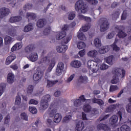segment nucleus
Returning a JSON list of instances; mask_svg holds the SVG:
<instances>
[{
  "label": "nucleus",
  "mask_w": 131,
  "mask_h": 131,
  "mask_svg": "<svg viewBox=\"0 0 131 131\" xmlns=\"http://www.w3.org/2000/svg\"><path fill=\"white\" fill-rule=\"evenodd\" d=\"M38 64H45V65H49L47 70L46 72V74H48L49 72H51L53 70V68L55 67L56 65V59L55 58H52L49 56H45L40 59L38 62Z\"/></svg>",
  "instance_id": "obj_1"
},
{
  "label": "nucleus",
  "mask_w": 131,
  "mask_h": 131,
  "mask_svg": "<svg viewBox=\"0 0 131 131\" xmlns=\"http://www.w3.org/2000/svg\"><path fill=\"white\" fill-rule=\"evenodd\" d=\"M75 10L82 14H85L89 11V7L83 1L78 0L75 4Z\"/></svg>",
  "instance_id": "obj_2"
},
{
  "label": "nucleus",
  "mask_w": 131,
  "mask_h": 131,
  "mask_svg": "<svg viewBox=\"0 0 131 131\" xmlns=\"http://www.w3.org/2000/svg\"><path fill=\"white\" fill-rule=\"evenodd\" d=\"M125 75V71L119 69H116L114 71V75L112 83L116 84L119 81V78H123Z\"/></svg>",
  "instance_id": "obj_3"
},
{
  "label": "nucleus",
  "mask_w": 131,
  "mask_h": 131,
  "mask_svg": "<svg viewBox=\"0 0 131 131\" xmlns=\"http://www.w3.org/2000/svg\"><path fill=\"white\" fill-rule=\"evenodd\" d=\"M51 102V95L48 94L43 96L41 100L40 109L41 110H46L49 107V103Z\"/></svg>",
  "instance_id": "obj_4"
},
{
  "label": "nucleus",
  "mask_w": 131,
  "mask_h": 131,
  "mask_svg": "<svg viewBox=\"0 0 131 131\" xmlns=\"http://www.w3.org/2000/svg\"><path fill=\"white\" fill-rule=\"evenodd\" d=\"M95 62L92 60H89L88 61V67L90 70L89 73L92 75L93 73H96L99 71V66L96 64L95 66Z\"/></svg>",
  "instance_id": "obj_5"
},
{
  "label": "nucleus",
  "mask_w": 131,
  "mask_h": 131,
  "mask_svg": "<svg viewBox=\"0 0 131 131\" xmlns=\"http://www.w3.org/2000/svg\"><path fill=\"white\" fill-rule=\"evenodd\" d=\"M110 27V24L108 22V20L106 18L101 19V22L100 24V30L101 32H105L107 31Z\"/></svg>",
  "instance_id": "obj_6"
},
{
  "label": "nucleus",
  "mask_w": 131,
  "mask_h": 131,
  "mask_svg": "<svg viewBox=\"0 0 131 131\" xmlns=\"http://www.w3.org/2000/svg\"><path fill=\"white\" fill-rule=\"evenodd\" d=\"M83 110L86 113H89V112H91L93 116L96 115L97 114H99V111L97 108H94L92 110V106L90 105V104H85L83 107Z\"/></svg>",
  "instance_id": "obj_7"
},
{
  "label": "nucleus",
  "mask_w": 131,
  "mask_h": 131,
  "mask_svg": "<svg viewBox=\"0 0 131 131\" xmlns=\"http://www.w3.org/2000/svg\"><path fill=\"white\" fill-rule=\"evenodd\" d=\"M17 30H18V27H12L7 30L6 32L8 35H9V36L15 37V36H17V35H18Z\"/></svg>",
  "instance_id": "obj_8"
},
{
  "label": "nucleus",
  "mask_w": 131,
  "mask_h": 131,
  "mask_svg": "<svg viewBox=\"0 0 131 131\" xmlns=\"http://www.w3.org/2000/svg\"><path fill=\"white\" fill-rule=\"evenodd\" d=\"M58 108L55 105V103H52L50 108L48 109V114L50 116H55V114H56L58 111Z\"/></svg>",
  "instance_id": "obj_9"
},
{
  "label": "nucleus",
  "mask_w": 131,
  "mask_h": 131,
  "mask_svg": "<svg viewBox=\"0 0 131 131\" xmlns=\"http://www.w3.org/2000/svg\"><path fill=\"white\" fill-rule=\"evenodd\" d=\"M124 28L122 26H117L116 27V29L119 30L118 36H119L120 38H124V37L127 35L125 32L122 31V30H123Z\"/></svg>",
  "instance_id": "obj_10"
},
{
  "label": "nucleus",
  "mask_w": 131,
  "mask_h": 131,
  "mask_svg": "<svg viewBox=\"0 0 131 131\" xmlns=\"http://www.w3.org/2000/svg\"><path fill=\"white\" fill-rule=\"evenodd\" d=\"M86 100L84 98V95H81L79 99H76L74 101V106L75 107H79L82 105V102H85Z\"/></svg>",
  "instance_id": "obj_11"
},
{
  "label": "nucleus",
  "mask_w": 131,
  "mask_h": 131,
  "mask_svg": "<svg viewBox=\"0 0 131 131\" xmlns=\"http://www.w3.org/2000/svg\"><path fill=\"white\" fill-rule=\"evenodd\" d=\"M64 63L62 62H59L58 64L57 67L56 68V74L57 75H61L62 74V73L63 72V71L64 70Z\"/></svg>",
  "instance_id": "obj_12"
},
{
  "label": "nucleus",
  "mask_w": 131,
  "mask_h": 131,
  "mask_svg": "<svg viewBox=\"0 0 131 131\" xmlns=\"http://www.w3.org/2000/svg\"><path fill=\"white\" fill-rule=\"evenodd\" d=\"M10 13V10L7 8H2L0 9V19H4Z\"/></svg>",
  "instance_id": "obj_13"
},
{
  "label": "nucleus",
  "mask_w": 131,
  "mask_h": 131,
  "mask_svg": "<svg viewBox=\"0 0 131 131\" xmlns=\"http://www.w3.org/2000/svg\"><path fill=\"white\" fill-rule=\"evenodd\" d=\"M43 74H45V70L40 71L37 73L34 74L33 75L34 80H35V81H38V80L41 79Z\"/></svg>",
  "instance_id": "obj_14"
},
{
  "label": "nucleus",
  "mask_w": 131,
  "mask_h": 131,
  "mask_svg": "<svg viewBox=\"0 0 131 131\" xmlns=\"http://www.w3.org/2000/svg\"><path fill=\"white\" fill-rule=\"evenodd\" d=\"M67 50H68V46L63 45L58 46L56 47V50L58 53H60L61 54H64Z\"/></svg>",
  "instance_id": "obj_15"
},
{
  "label": "nucleus",
  "mask_w": 131,
  "mask_h": 131,
  "mask_svg": "<svg viewBox=\"0 0 131 131\" xmlns=\"http://www.w3.org/2000/svg\"><path fill=\"white\" fill-rule=\"evenodd\" d=\"M62 115L60 113H56L54 116L53 121L55 123H59L62 120Z\"/></svg>",
  "instance_id": "obj_16"
},
{
  "label": "nucleus",
  "mask_w": 131,
  "mask_h": 131,
  "mask_svg": "<svg viewBox=\"0 0 131 131\" xmlns=\"http://www.w3.org/2000/svg\"><path fill=\"white\" fill-rule=\"evenodd\" d=\"M29 60L31 62H35L38 60V55L35 52H32L29 55Z\"/></svg>",
  "instance_id": "obj_17"
},
{
  "label": "nucleus",
  "mask_w": 131,
  "mask_h": 131,
  "mask_svg": "<svg viewBox=\"0 0 131 131\" xmlns=\"http://www.w3.org/2000/svg\"><path fill=\"white\" fill-rule=\"evenodd\" d=\"M84 128V123L82 121H79L76 126L75 131H82Z\"/></svg>",
  "instance_id": "obj_18"
},
{
  "label": "nucleus",
  "mask_w": 131,
  "mask_h": 131,
  "mask_svg": "<svg viewBox=\"0 0 131 131\" xmlns=\"http://www.w3.org/2000/svg\"><path fill=\"white\" fill-rule=\"evenodd\" d=\"M97 128L98 130H102V129L104 131L110 130V128L105 124H99L97 126Z\"/></svg>",
  "instance_id": "obj_19"
},
{
  "label": "nucleus",
  "mask_w": 131,
  "mask_h": 131,
  "mask_svg": "<svg viewBox=\"0 0 131 131\" xmlns=\"http://www.w3.org/2000/svg\"><path fill=\"white\" fill-rule=\"evenodd\" d=\"M46 24H47L46 19H40L37 21L36 26L38 28H42V27H45Z\"/></svg>",
  "instance_id": "obj_20"
},
{
  "label": "nucleus",
  "mask_w": 131,
  "mask_h": 131,
  "mask_svg": "<svg viewBox=\"0 0 131 131\" xmlns=\"http://www.w3.org/2000/svg\"><path fill=\"white\" fill-rule=\"evenodd\" d=\"M16 59V55L12 54L8 56L6 60L5 64L6 65H10V64Z\"/></svg>",
  "instance_id": "obj_21"
},
{
  "label": "nucleus",
  "mask_w": 131,
  "mask_h": 131,
  "mask_svg": "<svg viewBox=\"0 0 131 131\" xmlns=\"http://www.w3.org/2000/svg\"><path fill=\"white\" fill-rule=\"evenodd\" d=\"M71 38H72V36H71V35L66 36L65 37H64L61 40V45L66 46V45H67V43H68V42L71 40Z\"/></svg>",
  "instance_id": "obj_22"
},
{
  "label": "nucleus",
  "mask_w": 131,
  "mask_h": 131,
  "mask_svg": "<svg viewBox=\"0 0 131 131\" xmlns=\"http://www.w3.org/2000/svg\"><path fill=\"white\" fill-rule=\"evenodd\" d=\"M15 80V75L12 73H9L7 76V82L8 83H13Z\"/></svg>",
  "instance_id": "obj_23"
},
{
  "label": "nucleus",
  "mask_w": 131,
  "mask_h": 131,
  "mask_svg": "<svg viewBox=\"0 0 131 131\" xmlns=\"http://www.w3.org/2000/svg\"><path fill=\"white\" fill-rule=\"evenodd\" d=\"M104 60L106 63L108 64L109 65H113L114 64V56H110L105 58H104Z\"/></svg>",
  "instance_id": "obj_24"
},
{
  "label": "nucleus",
  "mask_w": 131,
  "mask_h": 131,
  "mask_svg": "<svg viewBox=\"0 0 131 131\" xmlns=\"http://www.w3.org/2000/svg\"><path fill=\"white\" fill-rule=\"evenodd\" d=\"M92 101L94 104H98V105L100 106H103L104 104V101L102 100L101 99L96 98V97L92 98Z\"/></svg>",
  "instance_id": "obj_25"
},
{
  "label": "nucleus",
  "mask_w": 131,
  "mask_h": 131,
  "mask_svg": "<svg viewBox=\"0 0 131 131\" xmlns=\"http://www.w3.org/2000/svg\"><path fill=\"white\" fill-rule=\"evenodd\" d=\"M109 50H110V48H109V47L108 46H103L101 47L100 48H99V50H98V53H99V54H106V53H107Z\"/></svg>",
  "instance_id": "obj_26"
},
{
  "label": "nucleus",
  "mask_w": 131,
  "mask_h": 131,
  "mask_svg": "<svg viewBox=\"0 0 131 131\" xmlns=\"http://www.w3.org/2000/svg\"><path fill=\"white\" fill-rule=\"evenodd\" d=\"M66 32L65 31H62L60 32H58L56 35V39L60 40L66 36Z\"/></svg>",
  "instance_id": "obj_27"
},
{
  "label": "nucleus",
  "mask_w": 131,
  "mask_h": 131,
  "mask_svg": "<svg viewBox=\"0 0 131 131\" xmlns=\"http://www.w3.org/2000/svg\"><path fill=\"white\" fill-rule=\"evenodd\" d=\"M32 30H33V25H32V24H29L25 26L23 31L24 32L26 33L32 31Z\"/></svg>",
  "instance_id": "obj_28"
},
{
  "label": "nucleus",
  "mask_w": 131,
  "mask_h": 131,
  "mask_svg": "<svg viewBox=\"0 0 131 131\" xmlns=\"http://www.w3.org/2000/svg\"><path fill=\"white\" fill-rule=\"evenodd\" d=\"M118 121V117L116 115L113 116L110 119V123L112 125H114L116 124Z\"/></svg>",
  "instance_id": "obj_29"
},
{
  "label": "nucleus",
  "mask_w": 131,
  "mask_h": 131,
  "mask_svg": "<svg viewBox=\"0 0 131 131\" xmlns=\"http://www.w3.org/2000/svg\"><path fill=\"white\" fill-rule=\"evenodd\" d=\"M77 37L80 40H86V37L85 35L81 32V30H80L77 33Z\"/></svg>",
  "instance_id": "obj_30"
},
{
  "label": "nucleus",
  "mask_w": 131,
  "mask_h": 131,
  "mask_svg": "<svg viewBox=\"0 0 131 131\" xmlns=\"http://www.w3.org/2000/svg\"><path fill=\"white\" fill-rule=\"evenodd\" d=\"M21 48H22V43L17 42L12 47L11 52H15V51L20 50Z\"/></svg>",
  "instance_id": "obj_31"
},
{
  "label": "nucleus",
  "mask_w": 131,
  "mask_h": 131,
  "mask_svg": "<svg viewBox=\"0 0 131 131\" xmlns=\"http://www.w3.org/2000/svg\"><path fill=\"white\" fill-rule=\"evenodd\" d=\"M22 20V17L21 16H13L10 18V22L11 23H15V22H19Z\"/></svg>",
  "instance_id": "obj_32"
},
{
  "label": "nucleus",
  "mask_w": 131,
  "mask_h": 131,
  "mask_svg": "<svg viewBox=\"0 0 131 131\" xmlns=\"http://www.w3.org/2000/svg\"><path fill=\"white\" fill-rule=\"evenodd\" d=\"M98 55V51L96 50H91L88 53V56L90 58H95Z\"/></svg>",
  "instance_id": "obj_33"
},
{
  "label": "nucleus",
  "mask_w": 131,
  "mask_h": 131,
  "mask_svg": "<svg viewBox=\"0 0 131 131\" xmlns=\"http://www.w3.org/2000/svg\"><path fill=\"white\" fill-rule=\"evenodd\" d=\"M71 65L72 67H74V68H79L81 66V62L78 60H75L71 62Z\"/></svg>",
  "instance_id": "obj_34"
},
{
  "label": "nucleus",
  "mask_w": 131,
  "mask_h": 131,
  "mask_svg": "<svg viewBox=\"0 0 131 131\" xmlns=\"http://www.w3.org/2000/svg\"><path fill=\"white\" fill-rule=\"evenodd\" d=\"M94 45L96 48H101L102 47L101 40L98 38H95L94 40Z\"/></svg>",
  "instance_id": "obj_35"
},
{
  "label": "nucleus",
  "mask_w": 131,
  "mask_h": 131,
  "mask_svg": "<svg viewBox=\"0 0 131 131\" xmlns=\"http://www.w3.org/2000/svg\"><path fill=\"white\" fill-rule=\"evenodd\" d=\"M5 44L7 46L13 42V38L10 36H6L4 39Z\"/></svg>",
  "instance_id": "obj_36"
},
{
  "label": "nucleus",
  "mask_w": 131,
  "mask_h": 131,
  "mask_svg": "<svg viewBox=\"0 0 131 131\" xmlns=\"http://www.w3.org/2000/svg\"><path fill=\"white\" fill-rule=\"evenodd\" d=\"M67 16L69 20H73V19L75 18V16H76L75 12L72 11V12H68L67 14Z\"/></svg>",
  "instance_id": "obj_37"
},
{
  "label": "nucleus",
  "mask_w": 131,
  "mask_h": 131,
  "mask_svg": "<svg viewBox=\"0 0 131 131\" xmlns=\"http://www.w3.org/2000/svg\"><path fill=\"white\" fill-rule=\"evenodd\" d=\"M20 118L21 120L28 121V115L25 112H23L20 115Z\"/></svg>",
  "instance_id": "obj_38"
},
{
  "label": "nucleus",
  "mask_w": 131,
  "mask_h": 131,
  "mask_svg": "<svg viewBox=\"0 0 131 131\" xmlns=\"http://www.w3.org/2000/svg\"><path fill=\"white\" fill-rule=\"evenodd\" d=\"M6 85L4 83L0 84V97H2L3 94L5 93V91H6Z\"/></svg>",
  "instance_id": "obj_39"
},
{
  "label": "nucleus",
  "mask_w": 131,
  "mask_h": 131,
  "mask_svg": "<svg viewBox=\"0 0 131 131\" xmlns=\"http://www.w3.org/2000/svg\"><path fill=\"white\" fill-rule=\"evenodd\" d=\"M58 83L57 80H54L53 81L48 80L47 81V88H52L53 85Z\"/></svg>",
  "instance_id": "obj_40"
},
{
  "label": "nucleus",
  "mask_w": 131,
  "mask_h": 131,
  "mask_svg": "<svg viewBox=\"0 0 131 131\" xmlns=\"http://www.w3.org/2000/svg\"><path fill=\"white\" fill-rule=\"evenodd\" d=\"M85 47H86L85 43L82 41H79L77 44V48L79 50H82V49L85 48Z\"/></svg>",
  "instance_id": "obj_41"
},
{
  "label": "nucleus",
  "mask_w": 131,
  "mask_h": 131,
  "mask_svg": "<svg viewBox=\"0 0 131 131\" xmlns=\"http://www.w3.org/2000/svg\"><path fill=\"white\" fill-rule=\"evenodd\" d=\"M121 131H130L131 128L127 124H124L120 127Z\"/></svg>",
  "instance_id": "obj_42"
},
{
  "label": "nucleus",
  "mask_w": 131,
  "mask_h": 131,
  "mask_svg": "<svg viewBox=\"0 0 131 131\" xmlns=\"http://www.w3.org/2000/svg\"><path fill=\"white\" fill-rule=\"evenodd\" d=\"M54 121H53L51 119H48L47 120V124L49 127H51V128L55 126V123H54Z\"/></svg>",
  "instance_id": "obj_43"
},
{
  "label": "nucleus",
  "mask_w": 131,
  "mask_h": 131,
  "mask_svg": "<svg viewBox=\"0 0 131 131\" xmlns=\"http://www.w3.org/2000/svg\"><path fill=\"white\" fill-rule=\"evenodd\" d=\"M117 106H118L117 104L111 105L107 107L106 111L107 112H112L113 111H114L115 109H116Z\"/></svg>",
  "instance_id": "obj_44"
},
{
  "label": "nucleus",
  "mask_w": 131,
  "mask_h": 131,
  "mask_svg": "<svg viewBox=\"0 0 131 131\" xmlns=\"http://www.w3.org/2000/svg\"><path fill=\"white\" fill-rule=\"evenodd\" d=\"M117 42H118V39L116 38L114 43L111 46L114 51H116V52H117V51H119V50H120V48H119V47H117V46L116 45Z\"/></svg>",
  "instance_id": "obj_45"
},
{
  "label": "nucleus",
  "mask_w": 131,
  "mask_h": 131,
  "mask_svg": "<svg viewBox=\"0 0 131 131\" xmlns=\"http://www.w3.org/2000/svg\"><path fill=\"white\" fill-rule=\"evenodd\" d=\"M90 28H91V25H85L82 27L81 29H80V30H81V32H82V31L83 32H86V31H88V30H89Z\"/></svg>",
  "instance_id": "obj_46"
},
{
  "label": "nucleus",
  "mask_w": 131,
  "mask_h": 131,
  "mask_svg": "<svg viewBox=\"0 0 131 131\" xmlns=\"http://www.w3.org/2000/svg\"><path fill=\"white\" fill-rule=\"evenodd\" d=\"M27 17L29 18V19H34L36 18V14L33 13L28 12L27 13Z\"/></svg>",
  "instance_id": "obj_47"
},
{
  "label": "nucleus",
  "mask_w": 131,
  "mask_h": 131,
  "mask_svg": "<svg viewBox=\"0 0 131 131\" xmlns=\"http://www.w3.org/2000/svg\"><path fill=\"white\" fill-rule=\"evenodd\" d=\"M51 29L52 28L50 27H46L43 32L44 35H49V34L51 33Z\"/></svg>",
  "instance_id": "obj_48"
},
{
  "label": "nucleus",
  "mask_w": 131,
  "mask_h": 131,
  "mask_svg": "<svg viewBox=\"0 0 131 131\" xmlns=\"http://www.w3.org/2000/svg\"><path fill=\"white\" fill-rule=\"evenodd\" d=\"M89 80V78H88V77L86 76H81L79 78V81H81V82H83L84 83H86V82H88Z\"/></svg>",
  "instance_id": "obj_49"
},
{
  "label": "nucleus",
  "mask_w": 131,
  "mask_h": 131,
  "mask_svg": "<svg viewBox=\"0 0 131 131\" xmlns=\"http://www.w3.org/2000/svg\"><path fill=\"white\" fill-rule=\"evenodd\" d=\"M21 104V97L18 94L15 98V105H20Z\"/></svg>",
  "instance_id": "obj_50"
},
{
  "label": "nucleus",
  "mask_w": 131,
  "mask_h": 131,
  "mask_svg": "<svg viewBox=\"0 0 131 131\" xmlns=\"http://www.w3.org/2000/svg\"><path fill=\"white\" fill-rule=\"evenodd\" d=\"M29 110L31 113H32V114H36V113H37V110L35 107L29 106Z\"/></svg>",
  "instance_id": "obj_51"
},
{
  "label": "nucleus",
  "mask_w": 131,
  "mask_h": 131,
  "mask_svg": "<svg viewBox=\"0 0 131 131\" xmlns=\"http://www.w3.org/2000/svg\"><path fill=\"white\" fill-rule=\"evenodd\" d=\"M32 50H33V47L29 45L25 48V52H26V53H30V52H32Z\"/></svg>",
  "instance_id": "obj_52"
},
{
  "label": "nucleus",
  "mask_w": 131,
  "mask_h": 131,
  "mask_svg": "<svg viewBox=\"0 0 131 131\" xmlns=\"http://www.w3.org/2000/svg\"><path fill=\"white\" fill-rule=\"evenodd\" d=\"M119 88L117 85H111L110 89V92L111 93H113L115 91H117Z\"/></svg>",
  "instance_id": "obj_53"
},
{
  "label": "nucleus",
  "mask_w": 131,
  "mask_h": 131,
  "mask_svg": "<svg viewBox=\"0 0 131 131\" xmlns=\"http://www.w3.org/2000/svg\"><path fill=\"white\" fill-rule=\"evenodd\" d=\"M115 35V32L113 31L111 33H109L106 36L107 39H111V38H113V36Z\"/></svg>",
  "instance_id": "obj_54"
},
{
  "label": "nucleus",
  "mask_w": 131,
  "mask_h": 131,
  "mask_svg": "<svg viewBox=\"0 0 131 131\" xmlns=\"http://www.w3.org/2000/svg\"><path fill=\"white\" fill-rule=\"evenodd\" d=\"M101 70H106L109 68V66L106 64L105 63H102L101 64L100 67Z\"/></svg>",
  "instance_id": "obj_55"
},
{
  "label": "nucleus",
  "mask_w": 131,
  "mask_h": 131,
  "mask_svg": "<svg viewBox=\"0 0 131 131\" xmlns=\"http://www.w3.org/2000/svg\"><path fill=\"white\" fill-rule=\"evenodd\" d=\"M71 117H72V116L71 115H67L63 119V122H66V123L68 122L69 121V120H70V119H71Z\"/></svg>",
  "instance_id": "obj_56"
},
{
  "label": "nucleus",
  "mask_w": 131,
  "mask_h": 131,
  "mask_svg": "<svg viewBox=\"0 0 131 131\" xmlns=\"http://www.w3.org/2000/svg\"><path fill=\"white\" fill-rule=\"evenodd\" d=\"M119 12L118 11H116L112 14V17L113 19H117V18L119 17Z\"/></svg>",
  "instance_id": "obj_57"
},
{
  "label": "nucleus",
  "mask_w": 131,
  "mask_h": 131,
  "mask_svg": "<svg viewBox=\"0 0 131 131\" xmlns=\"http://www.w3.org/2000/svg\"><path fill=\"white\" fill-rule=\"evenodd\" d=\"M88 3L91 4V5H98V2L97 0H86Z\"/></svg>",
  "instance_id": "obj_58"
},
{
  "label": "nucleus",
  "mask_w": 131,
  "mask_h": 131,
  "mask_svg": "<svg viewBox=\"0 0 131 131\" xmlns=\"http://www.w3.org/2000/svg\"><path fill=\"white\" fill-rule=\"evenodd\" d=\"M126 18H127V13L126 11H123L122 16H121V20H126Z\"/></svg>",
  "instance_id": "obj_59"
},
{
  "label": "nucleus",
  "mask_w": 131,
  "mask_h": 131,
  "mask_svg": "<svg viewBox=\"0 0 131 131\" xmlns=\"http://www.w3.org/2000/svg\"><path fill=\"white\" fill-rule=\"evenodd\" d=\"M27 92L28 94H32V93L33 92V86L30 85L28 87V90Z\"/></svg>",
  "instance_id": "obj_60"
},
{
  "label": "nucleus",
  "mask_w": 131,
  "mask_h": 131,
  "mask_svg": "<svg viewBox=\"0 0 131 131\" xmlns=\"http://www.w3.org/2000/svg\"><path fill=\"white\" fill-rule=\"evenodd\" d=\"M10 122V115H7L4 119V123L5 124H9Z\"/></svg>",
  "instance_id": "obj_61"
},
{
  "label": "nucleus",
  "mask_w": 131,
  "mask_h": 131,
  "mask_svg": "<svg viewBox=\"0 0 131 131\" xmlns=\"http://www.w3.org/2000/svg\"><path fill=\"white\" fill-rule=\"evenodd\" d=\"M29 104L32 105H37L38 104V101L34 99H31L29 101Z\"/></svg>",
  "instance_id": "obj_62"
},
{
  "label": "nucleus",
  "mask_w": 131,
  "mask_h": 131,
  "mask_svg": "<svg viewBox=\"0 0 131 131\" xmlns=\"http://www.w3.org/2000/svg\"><path fill=\"white\" fill-rule=\"evenodd\" d=\"M109 116H110V115H106L104 117H101L100 118H99V121H102L103 120H105L107 119V118H108L109 117Z\"/></svg>",
  "instance_id": "obj_63"
},
{
  "label": "nucleus",
  "mask_w": 131,
  "mask_h": 131,
  "mask_svg": "<svg viewBox=\"0 0 131 131\" xmlns=\"http://www.w3.org/2000/svg\"><path fill=\"white\" fill-rule=\"evenodd\" d=\"M126 110L128 112V113H131V104H128L127 105L126 107Z\"/></svg>",
  "instance_id": "obj_64"
}]
</instances>
